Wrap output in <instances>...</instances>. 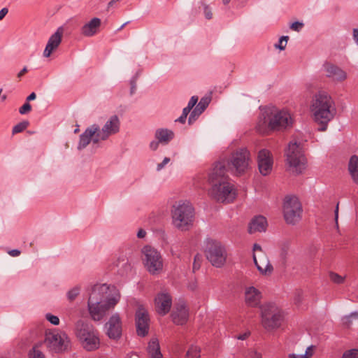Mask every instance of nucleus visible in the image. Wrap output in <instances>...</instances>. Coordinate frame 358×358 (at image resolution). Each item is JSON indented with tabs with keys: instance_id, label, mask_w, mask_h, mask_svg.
I'll return each mask as SVG.
<instances>
[{
	"instance_id": "nucleus-8",
	"label": "nucleus",
	"mask_w": 358,
	"mask_h": 358,
	"mask_svg": "<svg viewBox=\"0 0 358 358\" xmlns=\"http://www.w3.org/2000/svg\"><path fill=\"white\" fill-rule=\"evenodd\" d=\"M285 161L289 170L292 173H301L307 166V160L301 143L291 141L285 152Z\"/></svg>"
},
{
	"instance_id": "nucleus-35",
	"label": "nucleus",
	"mask_w": 358,
	"mask_h": 358,
	"mask_svg": "<svg viewBox=\"0 0 358 358\" xmlns=\"http://www.w3.org/2000/svg\"><path fill=\"white\" fill-rule=\"evenodd\" d=\"M29 358H45L44 354L37 347H34L29 351Z\"/></svg>"
},
{
	"instance_id": "nucleus-52",
	"label": "nucleus",
	"mask_w": 358,
	"mask_h": 358,
	"mask_svg": "<svg viewBox=\"0 0 358 358\" xmlns=\"http://www.w3.org/2000/svg\"><path fill=\"white\" fill-rule=\"evenodd\" d=\"M353 39L358 44V29H354L352 31Z\"/></svg>"
},
{
	"instance_id": "nucleus-6",
	"label": "nucleus",
	"mask_w": 358,
	"mask_h": 358,
	"mask_svg": "<svg viewBox=\"0 0 358 358\" xmlns=\"http://www.w3.org/2000/svg\"><path fill=\"white\" fill-rule=\"evenodd\" d=\"M261 324L268 332H273L282 325L285 313L275 303H267L260 307Z\"/></svg>"
},
{
	"instance_id": "nucleus-29",
	"label": "nucleus",
	"mask_w": 358,
	"mask_h": 358,
	"mask_svg": "<svg viewBox=\"0 0 358 358\" xmlns=\"http://www.w3.org/2000/svg\"><path fill=\"white\" fill-rule=\"evenodd\" d=\"M173 132L168 129H159L156 131L155 137L159 142L167 143L173 138Z\"/></svg>"
},
{
	"instance_id": "nucleus-57",
	"label": "nucleus",
	"mask_w": 358,
	"mask_h": 358,
	"mask_svg": "<svg viewBox=\"0 0 358 358\" xmlns=\"http://www.w3.org/2000/svg\"><path fill=\"white\" fill-rule=\"evenodd\" d=\"M158 145H159V142H155V141H152L150 146V148L153 150H155L157 149L158 148Z\"/></svg>"
},
{
	"instance_id": "nucleus-61",
	"label": "nucleus",
	"mask_w": 358,
	"mask_h": 358,
	"mask_svg": "<svg viewBox=\"0 0 358 358\" xmlns=\"http://www.w3.org/2000/svg\"><path fill=\"white\" fill-rule=\"evenodd\" d=\"M129 358H140L139 356L135 353H131L129 355Z\"/></svg>"
},
{
	"instance_id": "nucleus-15",
	"label": "nucleus",
	"mask_w": 358,
	"mask_h": 358,
	"mask_svg": "<svg viewBox=\"0 0 358 358\" xmlns=\"http://www.w3.org/2000/svg\"><path fill=\"white\" fill-rule=\"evenodd\" d=\"M136 331L138 336H145L148 334L150 317L148 311L142 307L136 313Z\"/></svg>"
},
{
	"instance_id": "nucleus-4",
	"label": "nucleus",
	"mask_w": 358,
	"mask_h": 358,
	"mask_svg": "<svg viewBox=\"0 0 358 358\" xmlns=\"http://www.w3.org/2000/svg\"><path fill=\"white\" fill-rule=\"evenodd\" d=\"M310 111L313 120L320 126L319 130L326 131L336 113L334 101L327 92H320L313 97Z\"/></svg>"
},
{
	"instance_id": "nucleus-30",
	"label": "nucleus",
	"mask_w": 358,
	"mask_h": 358,
	"mask_svg": "<svg viewBox=\"0 0 358 358\" xmlns=\"http://www.w3.org/2000/svg\"><path fill=\"white\" fill-rule=\"evenodd\" d=\"M316 346L311 345L308 346L303 355H298L296 353H289L287 358H312L316 351Z\"/></svg>"
},
{
	"instance_id": "nucleus-22",
	"label": "nucleus",
	"mask_w": 358,
	"mask_h": 358,
	"mask_svg": "<svg viewBox=\"0 0 358 358\" xmlns=\"http://www.w3.org/2000/svg\"><path fill=\"white\" fill-rule=\"evenodd\" d=\"M326 76L334 80L342 82L347 78V73L341 68L331 63L324 64Z\"/></svg>"
},
{
	"instance_id": "nucleus-5",
	"label": "nucleus",
	"mask_w": 358,
	"mask_h": 358,
	"mask_svg": "<svg viewBox=\"0 0 358 358\" xmlns=\"http://www.w3.org/2000/svg\"><path fill=\"white\" fill-rule=\"evenodd\" d=\"M172 224L177 229L185 231L189 230L194 222V208L187 201H180L172 206L171 210Z\"/></svg>"
},
{
	"instance_id": "nucleus-37",
	"label": "nucleus",
	"mask_w": 358,
	"mask_h": 358,
	"mask_svg": "<svg viewBox=\"0 0 358 358\" xmlns=\"http://www.w3.org/2000/svg\"><path fill=\"white\" fill-rule=\"evenodd\" d=\"M329 277L330 280L336 284H342L345 281V277L341 276L336 273H331Z\"/></svg>"
},
{
	"instance_id": "nucleus-59",
	"label": "nucleus",
	"mask_w": 358,
	"mask_h": 358,
	"mask_svg": "<svg viewBox=\"0 0 358 358\" xmlns=\"http://www.w3.org/2000/svg\"><path fill=\"white\" fill-rule=\"evenodd\" d=\"M249 336V334L248 333H245L243 334H241L239 336H237V338L239 339V340H245Z\"/></svg>"
},
{
	"instance_id": "nucleus-51",
	"label": "nucleus",
	"mask_w": 358,
	"mask_h": 358,
	"mask_svg": "<svg viewBox=\"0 0 358 358\" xmlns=\"http://www.w3.org/2000/svg\"><path fill=\"white\" fill-rule=\"evenodd\" d=\"M8 254L12 257H17L20 255V251L18 250H12L8 252Z\"/></svg>"
},
{
	"instance_id": "nucleus-2",
	"label": "nucleus",
	"mask_w": 358,
	"mask_h": 358,
	"mask_svg": "<svg viewBox=\"0 0 358 358\" xmlns=\"http://www.w3.org/2000/svg\"><path fill=\"white\" fill-rule=\"evenodd\" d=\"M226 173L224 162H217L215 164L208 177L209 183L211 185L209 194L219 202L228 203L235 200L237 191L234 185L229 181Z\"/></svg>"
},
{
	"instance_id": "nucleus-1",
	"label": "nucleus",
	"mask_w": 358,
	"mask_h": 358,
	"mask_svg": "<svg viewBox=\"0 0 358 358\" xmlns=\"http://www.w3.org/2000/svg\"><path fill=\"white\" fill-rule=\"evenodd\" d=\"M120 299V292L115 287L106 284L95 285L88 299V310L92 320H101L117 303Z\"/></svg>"
},
{
	"instance_id": "nucleus-63",
	"label": "nucleus",
	"mask_w": 358,
	"mask_h": 358,
	"mask_svg": "<svg viewBox=\"0 0 358 358\" xmlns=\"http://www.w3.org/2000/svg\"><path fill=\"white\" fill-rule=\"evenodd\" d=\"M122 266L126 265L127 267H129V266H130L129 265H128V264H127V260H126V259H123L122 260Z\"/></svg>"
},
{
	"instance_id": "nucleus-31",
	"label": "nucleus",
	"mask_w": 358,
	"mask_h": 358,
	"mask_svg": "<svg viewBox=\"0 0 358 358\" xmlns=\"http://www.w3.org/2000/svg\"><path fill=\"white\" fill-rule=\"evenodd\" d=\"M201 348L196 345H191L187 351V358H200Z\"/></svg>"
},
{
	"instance_id": "nucleus-41",
	"label": "nucleus",
	"mask_w": 358,
	"mask_h": 358,
	"mask_svg": "<svg viewBox=\"0 0 358 358\" xmlns=\"http://www.w3.org/2000/svg\"><path fill=\"white\" fill-rule=\"evenodd\" d=\"M288 38V36H282L279 40L278 44L275 45V48L280 50H284L286 47Z\"/></svg>"
},
{
	"instance_id": "nucleus-24",
	"label": "nucleus",
	"mask_w": 358,
	"mask_h": 358,
	"mask_svg": "<svg viewBox=\"0 0 358 358\" xmlns=\"http://www.w3.org/2000/svg\"><path fill=\"white\" fill-rule=\"evenodd\" d=\"M262 299L261 292L254 287H247L245 290V302L250 307L259 305Z\"/></svg>"
},
{
	"instance_id": "nucleus-62",
	"label": "nucleus",
	"mask_w": 358,
	"mask_h": 358,
	"mask_svg": "<svg viewBox=\"0 0 358 358\" xmlns=\"http://www.w3.org/2000/svg\"><path fill=\"white\" fill-rule=\"evenodd\" d=\"M120 1V0H112V1H110L108 3V7H110V6H112L113 5V3H114L117 2V1Z\"/></svg>"
},
{
	"instance_id": "nucleus-11",
	"label": "nucleus",
	"mask_w": 358,
	"mask_h": 358,
	"mask_svg": "<svg viewBox=\"0 0 358 358\" xmlns=\"http://www.w3.org/2000/svg\"><path fill=\"white\" fill-rule=\"evenodd\" d=\"M142 260L147 271L152 274H159L163 270V259L155 248L146 245L142 249Z\"/></svg>"
},
{
	"instance_id": "nucleus-36",
	"label": "nucleus",
	"mask_w": 358,
	"mask_h": 358,
	"mask_svg": "<svg viewBox=\"0 0 358 358\" xmlns=\"http://www.w3.org/2000/svg\"><path fill=\"white\" fill-rule=\"evenodd\" d=\"M341 358H358V350L350 349L344 352Z\"/></svg>"
},
{
	"instance_id": "nucleus-60",
	"label": "nucleus",
	"mask_w": 358,
	"mask_h": 358,
	"mask_svg": "<svg viewBox=\"0 0 358 358\" xmlns=\"http://www.w3.org/2000/svg\"><path fill=\"white\" fill-rule=\"evenodd\" d=\"M192 110L191 108H189L188 106L185 107L182 110V114H185V115L187 116L190 110Z\"/></svg>"
},
{
	"instance_id": "nucleus-12",
	"label": "nucleus",
	"mask_w": 358,
	"mask_h": 358,
	"mask_svg": "<svg viewBox=\"0 0 358 358\" xmlns=\"http://www.w3.org/2000/svg\"><path fill=\"white\" fill-rule=\"evenodd\" d=\"M283 217L287 224H295L301 218L303 212L301 203L296 196H286L282 206Z\"/></svg>"
},
{
	"instance_id": "nucleus-55",
	"label": "nucleus",
	"mask_w": 358,
	"mask_h": 358,
	"mask_svg": "<svg viewBox=\"0 0 358 358\" xmlns=\"http://www.w3.org/2000/svg\"><path fill=\"white\" fill-rule=\"evenodd\" d=\"M36 97V95L34 92L31 93L27 97V102H29L30 101L34 100Z\"/></svg>"
},
{
	"instance_id": "nucleus-40",
	"label": "nucleus",
	"mask_w": 358,
	"mask_h": 358,
	"mask_svg": "<svg viewBox=\"0 0 358 358\" xmlns=\"http://www.w3.org/2000/svg\"><path fill=\"white\" fill-rule=\"evenodd\" d=\"M45 318L48 320L51 324L54 325H58L59 324V319L57 316L53 315L50 313H48L45 315Z\"/></svg>"
},
{
	"instance_id": "nucleus-39",
	"label": "nucleus",
	"mask_w": 358,
	"mask_h": 358,
	"mask_svg": "<svg viewBox=\"0 0 358 358\" xmlns=\"http://www.w3.org/2000/svg\"><path fill=\"white\" fill-rule=\"evenodd\" d=\"M245 358H262V355L256 350H249L246 352Z\"/></svg>"
},
{
	"instance_id": "nucleus-7",
	"label": "nucleus",
	"mask_w": 358,
	"mask_h": 358,
	"mask_svg": "<svg viewBox=\"0 0 358 358\" xmlns=\"http://www.w3.org/2000/svg\"><path fill=\"white\" fill-rule=\"evenodd\" d=\"M76 335L82 346L87 351H94L100 346L99 332L92 325L79 321L76 327Z\"/></svg>"
},
{
	"instance_id": "nucleus-56",
	"label": "nucleus",
	"mask_w": 358,
	"mask_h": 358,
	"mask_svg": "<svg viewBox=\"0 0 358 358\" xmlns=\"http://www.w3.org/2000/svg\"><path fill=\"white\" fill-rule=\"evenodd\" d=\"M146 232L143 229H140L137 234V236L140 238L145 236Z\"/></svg>"
},
{
	"instance_id": "nucleus-43",
	"label": "nucleus",
	"mask_w": 358,
	"mask_h": 358,
	"mask_svg": "<svg viewBox=\"0 0 358 358\" xmlns=\"http://www.w3.org/2000/svg\"><path fill=\"white\" fill-rule=\"evenodd\" d=\"M31 110V106L29 103L26 102L24 104L22 105L19 109V112L20 114L24 115L26 113H28Z\"/></svg>"
},
{
	"instance_id": "nucleus-23",
	"label": "nucleus",
	"mask_w": 358,
	"mask_h": 358,
	"mask_svg": "<svg viewBox=\"0 0 358 358\" xmlns=\"http://www.w3.org/2000/svg\"><path fill=\"white\" fill-rule=\"evenodd\" d=\"M99 126L93 124L90 127L87 128L85 132L80 137V143L78 148H85L92 141L94 143H97L99 141H95L96 135L98 134Z\"/></svg>"
},
{
	"instance_id": "nucleus-44",
	"label": "nucleus",
	"mask_w": 358,
	"mask_h": 358,
	"mask_svg": "<svg viewBox=\"0 0 358 358\" xmlns=\"http://www.w3.org/2000/svg\"><path fill=\"white\" fill-rule=\"evenodd\" d=\"M202 113L200 110H197V108L196 107L193 111L192 112L189 117V123L191 124L193 121L196 120L197 117H199Z\"/></svg>"
},
{
	"instance_id": "nucleus-50",
	"label": "nucleus",
	"mask_w": 358,
	"mask_h": 358,
	"mask_svg": "<svg viewBox=\"0 0 358 358\" xmlns=\"http://www.w3.org/2000/svg\"><path fill=\"white\" fill-rule=\"evenodd\" d=\"M8 10L7 8H3L0 10V20H3L8 13Z\"/></svg>"
},
{
	"instance_id": "nucleus-49",
	"label": "nucleus",
	"mask_w": 358,
	"mask_h": 358,
	"mask_svg": "<svg viewBox=\"0 0 358 358\" xmlns=\"http://www.w3.org/2000/svg\"><path fill=\"white\" fill-rule=\"evenodd\" d=\"M204 13L206 15V17L208 20L212 18L213 14L208 6H206L204 8Z\"/></svg>"
},
{
	"instance_id": "nucleus-13",
	"label": "nucleus",
	"mask_w": 358,
	"mask_h": 358,
	"mask_svg": "<svg viewBox=\"0 0 358 358\" xmlns=\"http://www.w3.org/2000/svg\"><path fill=\"white\" fill-rule=\"evenodd\" d=\"M206 256L213 266L220 268L225 264L227 254L220 242L209 240L207 242Z\"/></svg>"
},
{
	"instance_id": "nucleus-34",
	"label": "nucleus",
	"mask_w": 358,
	"mask_h": 358,
	"mask_svg": "<svg viewBox=\"0 0 358 358\" xmlns=\"http://www.w3.org/2000/svg\"><path fill=\"white\" fill-rule=\"evenodd\" d=\"M353 319H355V320L358 319V313H353L350 315L344 317L342 319L343 325H345L346 327H350L351 324L352 323Z\"/></svg>"
},
{
	"instance_id": "nucleus-16",
	"label": "nucleus",
	"mask_w": 358,
	"mask_h": 358,
	"mask_svg": "<svg viewBox=\"0 0 358 358\" xmlns=\"http://www.w3.org/2000/svg\"><path fill=\"white\" fill-rule=\"evenodd\" d=\"M257 162L259 172L263 176H267L271 172L273 160L272 154L269 150H261L258 154Z\"/></svg>"
},
{
	"instance_id": "nucleus-17",
	"label": "nucleus",
	"mask_w": 358,
	"mask_h": 358,
	"mask_svg": "<svg viewBox=\"0 0 358 358\" xmlns=\"http://www.w3.org/2000/svg\"><path fill=\"white\" fill-rule=\"evenodd\" d=\"M172 306V298L166 292L159 293L155 299L156 311L161 315L167 314Z\"/></svg>"
},
{
	"instance_id": "nucleus-54",
	"label": "nucleus",
	"mask_w": 358,
	"mask_h": 358,
	"mask_svg": "<svg viewBox=\"0 0 358 358\" xmlns=\"http://www.w3.org/2000/svg\"><path fill=\"white\" fill-rule=\"evenodd\" d=\"M27 68L25 66L17 74V78H20L22 76H23L27 72Z\"/></svg>"
},
{
	"instance_id": "nucleus-42",
	"label": "nucleus",
	"mask_w": 358,
	"mask_h": 358,
	"mask_svg": "<svg viewBox=\"0 0 358 358\" xmlns=\"http://www.w3.org/2000/svg\"><path fill=\"white\" fill-rule=\"evenodd\" d=\"M201 263V256L199 255H195L194 259V263H193V271H194L199 270L200 268Z\"/></svg>"
},
{
	"instance_id": "nucleus-47",
	"label": "nucleus",
	"mask_w": 358,
	"mask_h": 358,
	"mask_svg": "<svg viewBox=\"0 0 358 358\" xmlns=\"http://www.w3.org/2000/svg\"><path fill=\"white\" fill-rule=\"evenodd\" d=\"M198 101V97L193 96H192L190 101L188 103V106L192 109V108L196 105Z\"/></svg>"
},
{
	"instance_id": "nucleus-9",
	"label": "nucleus",
	"mask_w": 358,
	"mask_h": 358,
	"mask_svg": "<svg viewBox=\"0 0 358 358\" xmlns=\"http://www.w3.org/2000/svg\"><path fill=\"white\" fill-rule=\"evenodd\" d=\"M251 161L250 153L245 148L236 150L232 152L230 159L225 164L227 172L231 171L236 175H241L247 171Z\"/></svg>"
},
{
	"instance_id": "nucleus-10",
	"label": "nucleus",
	"mask_w": 358,
	"mask_h": 358,
	"mask_svg": "<svg viewBox=\"0 0 358 358\" xmlns=\"http://www.w3.org/2000/svg\"><path fill=\"white\" fill-rule=\"evenodd\" d=\"M44 343L49 351L59 353L67 350L71 341L67 334L57 329L45 331Z\"/></svg>"
},
{
	"instance_id": "nucleus-58",
	"label": "nucleus",
	"mask_w": 358,
	"mask_h": 358,
	"mask_svg": "<svg viewBox=\"0 0 358 358\" xmlns=\"http://www.w3.org/2000/svg\"><path fill=\"white\" fill-rule=\"evenodd\" d=\"M338 203L336 205V210H335V221L336 225H338Z\"/></svg>"
},
{
	"instance_id": "nucleus-46",
	"label": "nucleus",
	"mask_w": 358,
	"mask_h": 358,
	"mask_svg": "<svg viewBox=\"0 0 358 358\" xmlns=\"http://www.w3.org/2000/svg\"><path fill=\"white\" fill-rule=\"evenodd\" d=\"M253 252H254V254H256V255L261 254V253H264L262 251V247L259 244H257V243H255L254 245V246H253Z\"/></svg>"
},
{
	"instance_id": "nucleus-28",
	"label": "nucleus",
	"mask_w": 358,
	"mask_h": 358,
	"mask_svg": "<svg viewBox=\"0 0 358 358\" xmlns=\"http://www.w3.org/2000/svg\"><path fill=\"white\" fill-rule=\"evenodd\" d=\"M348 171L353 182L358 184V157L353 155L348 164Z\"/></svg>"
},
{
	"instance_id": "nucleus-33",
	"label": "nucleus",
	"mask_w": 358,
	"mask_h": 358,
	"mask_svg": "<svg viewBox=\"0 0 358 358\" xmlns=\"http://www.w3.org/2000/svg\"><path fill=\"white\" fill-rule=\"evenodd\" d=\"M210 102V99L209 97H203L196 106L197 108V110H200V112L203 113Z\"/></svg>"
},
{
	"instance_id": "nucleus-18",
	"label": "nucleus",
	"mask_w": 358,
	"mask_h": 358,
	"mask_svg": "<svg viewBox=\"0 0 358 358\" xmlns=\"http://www.w3.org/2000/svg\"><path fill=\"white\" fill-rule=\"evenodd\" d=\"M64 31V29L63 27H59L56 31L50 36L43 51V56L45 57H49L52 53L58 48L62 42Z\"/></svg>"
},
{
	"instance_id": "nucleus-27",
	"label": "nucleus",
	"mask_w": 358,
	"mask_h": 358,
	"mask_svg": "<svg viewBox=\"0 0 358 358\" xmlns=\"http://www.w3.org/2000/svg\"><path fill=\"white\" fill-rule=\"evenodd\" d=\"M148 353L150 358H162L159 341L157 338H152L148 343Z\"/></svg>"
},
{
	"instance_id": "nucleus-14",
	"label": "nucleus",
	"mask_w": 358,
	"mask_h": 358,
	"mask_svg": "<svg viewBox=\"0 0 358 358\" xmlns=\"http://www.w3.org/2000/svg\"><path fill=\"white\" fill-rule=\"evenodd\" d=\"M120 122L117 115H113L105 123L103 128H99L95 141L106 140L110 136L117 133L120 130Z\"/></svg>"
},
{
	"instance_id": "nucleus-20",
	"label": "nucleus",
	"mask_w": 358,
	"mask_h": 358,
	"mask_svg": "<svg viewBox=\"0 0 358 358\" xmlns=\"http://www.w3.org/2000/svg\"><path fill=\"white\" fill-rule=\"evenodd\" d=\"M253 260L259 273L262 275H270L273 268L265 253L253 254Z\"/></svg>"
},
{
	"instance_id": "nucleus-26",
	"label": "nucleus",
	"mask_w": 358,
	"mask_h": 358,
	"mask_svg": "<svg viewBox=\"0 0 358 358\" xmlns=\"http://www.w3.org/2000/svg\"><path fill=\"white\" fill-rule=\"evenodd\" d=\"M267 222L264 217L257 216L253 218L250 224L248 231L250 234L264 231L266 229Z\"/></svg>"
},
{
	"instance_id": "nucleus-21",
	"label": "nucleus",
	"mask_w": 358,
	"mask_h": 358,
	"mask_svg": "<svg viewBox=\"0 0 358 358\" xmlns=\"http://www.w3.org/2000/svg\"><path fill=\"white\" fill-rule=\"evenodd\" d=\"M173 322L177 325H182L189 317V310L185 303L178 304L171 313Z\"/></svg>"
},
{
	"instance_id": "nucleus-64",
	"label": "nucleus",
	"mask_w": 358,
	"mask_h": 358,
	"mask_svg": "<svg viewBox=\"0 0 358 358\" xmlns=\"http://www.w3.org/2000/svg\"><path fill=\"white\" fill-rule=\"evenodd\" d=\"M230 0H222V2L224 4H228L229 3Z\"/></svg>"
},
{
	"instance_id": "nucleus-48",
	"label": "nucleus",
	"mask_w": 358,
	"mask_h": 358,
	"mask_svg": "<svg viewBox=\"0 0 358 358\" xmlns=\"http://www.w3.org/2000/svg\"><path fill=\"white\" fill-rule=\"evenodd\" d=\"M170 162V159L169 157H165L163 162L157 165V170L162 169L166 164H167Z\"/></svg>"
},
{
	"instance_id": "nucleus-53",
	"label": "nucleus",
	"mask_w": 358,
	"mask_h": 358,
	"mask_svg": "<svg viewBox=\"0 0 358 358\" xmlns=\"http://www.w3.org/2000/svg\"><path fill=\"white\" fill-rule=\"evenodd\" d=\"M186 118H187V116L185 115V114H182V115L180 117H178V119L176 120V122H179L183 124L185 122Z\"/></svg>"
},
{
	"instance_id": "nucleus-3",
	"label": "nucleus",
	"mask_w": 358,
	"mask_h": 358,
	"mask_svg": "<svg viewBox=\"0 0 358 358\" xmlns=\"http://www.w3.org/2000/svg\"><path fill=\"white\" fill-rule=\"evenodd\" d=\"M292 124V117L288 110L266 108L262 111L256 129L262 134H268L271 131L286 128Z\"/></svg>"
},
{
	"instance_id": "nucleus-38",
	"label": "nucleus",
	"mask_w": 358,
	"mask_h": 358,
	"mask_svg": "<svg viewBox=\"0 0 358 358\" xmlns=\"http://www.w3.org/2000/svg\"><path fill=\"white\" fill-rule=\"evenodd\" d=\"M80 293V287H76L69 291L67 297L69 301H73Z\"/></svg>"
},
{
	"instance_id": "nucleus-25",
	"label": "nucleus",
	"mask_w": 358,
	"mask_h": 358,
	"mask_svg": "<svg viewBox=\"0 0 358 358\" xmlns=\"http://www.w3.org/2000/svg\"><path fill=\"white\" fill-rule=\"evenodd\" d=\"M101 24V22L99 18L94 17L82 27L81 34L87 37L94 36L98 32Z\"/></svg>"
},
{
	"instance_id": "nucleus-32",
	"label": "nucleus",
	"mask_w": 358,
	"mask_h": 358,
	"mask_svg": "<svg viewBox=\"0 0 358 358\" xmlns=\"http://www.w3.org/2000/svg\"><path fill=\"white\" fill-rule=\"evenodd\" d=\"M29 124V123L28 121H22V122L17 124L13 128V130H12L13 134H16L23 131L24 129H26L28 127Z\"/></svg>"
},
{
	"instance_id": "nucleus-19",
	"label": "nucleus",
	"mask_w": 358,
	"mask_h": 358,
	"mask_svg": "<svg viewBox=\"0 0 358 358\" xmlns=\"http://www.w3.org/2000/svg\"><path fill=\"white\" fill-rule=\"evenodd\" d=\"M107 335L110 338L117 339L122 334V322L120 316L115 314L110 317L106 324Z\"/></svg>"
},
{
	"instance_id": "nucleus-45",
	"label": "nucleus",
	"mask_w": 358,
	"mask_h": 358,
	"mask_svg": "<svg viewBox=\"0 0 358 358\" xmlns=\"http://www.w3.org/2000/svg\"><path fill=\"white\" fill-rule=\"evenodd\" d=\"M303 23L299 22H295L291 24L290 28L294 31H299L303 27Z\"/></svg>"
}]
</instances>
